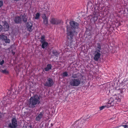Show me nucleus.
<instances>
[{
    "label": "nucleus",
    "mask_w": 128,
    "mask_h": 128,
    "mask_svg": "<svg viewBox=\"0 0 128 128\" xmlns=\"http://www.w3.org/2000/svg\"><path fill=\"white\" fill-rule=\"evenodd\" d=\"M22 20V18L21 17L19 16H18L16 17L14 19V21L16 23H20L21 22Z\"/></svg>",
    "instance_id": "ddd939ff"
},
{
    "label": "nucleus",
    "mask_w": 128,
    "mask_h": 128,
    "mask_svg": "<svg viewBox=\"0 0 128 128\" xmlns=\"http://www.w3.org/2000/svg\"><path fill=\"white\" fill-rule=\"evenodd\" d=\"M21 18H22L23 21L24 22H26L27 21V18H26V15L25 14H24L22 15H21L20 16Z\"/></svg>",
    "instance_id": "dca6fc26"
},
{
    "label": "nucleus",
    "mask_w": 128,
    "mask_h": 128,
    "mask_svg": "<svg viewBox=\"0 0 128 128\" xmlns=\"http://www.w3.org/2000/svg\"><path fill=\"white\" fill-rule=\"evenodd\" d=\"M2 26L0 24V31H1L2 29Z\"/></svg>",
    "instance_id": "7c9ffc66"
},
{
    "label": "nucleus",
    "mask_w": 128,
    "mask_h": 128,
    "mask_svg": "<svg viewBox=\"0 0 128 128\" xmlns=\"http://www.w3.org/2000/svg\"><path fill=\"white\" fill-rule=\"evenodd\" d=\"M0 39L4 41L6 43H9L10 42V40L8 38L7 36L3 34L0 35Z\"/></svg>",
    "instance_id": "6e6552de"
},
{
    "label": "nucleus",
    "mask_w": 128,
    "mask_h": 128,
    "mask_svg": "<svg viewBox=\"0 0 128 128\" xmlns=\"http://www.w3.org/2000/svg\"><path fill=\"white\" fill-rule=\"evenodd\" d=\"M43 116V114L40 112L39 114H38L36 117V120L38 121H39L42 118Z\"/></svg>",
    "instance_id": "f8f14e48"
},
{
    "label": "nucleus",
    "mask_w": 128,
    "mask_h": 128,
    "mask_svg": "<svg viewBox=\"0 0 128 128\" xmlns=\"http://www.w3.org/2000/svg\"><path fill=\"white\" fill-rule=\"evenodd\" d=\"M115 97V98H114V100L116 102V104L118 103L117 102H119L121 100V96L120 95H118V96H117L116 95H115L113 96L112 98Z\"/></svg>",
    "instance_id": "1a4fd4ad"
},
{
    "label": "nucleus",
    "mask_w": 128,
    "mask_h": 128,
    "mask_svg": "<svg viewBox=\"0 0 128 128\" xmlns=\"http://www.w3.org/2000/svg\"><path fill=\"white\" fill-rule=\"evenodd\" d=\"M62 76L64 77L67 76H68V72H63L62 74Z\"/></svg>",
    "instance_id": "393cba45"
},
{
    "label": "nucleus",
    "mask_w": 128,
    "mask_h": 128,
    "mask_svg": "<svg viewBox=\"0 0 128 128\" xmlns=\"http://www.w3.org/2000/svg\"><path fill=\"white\" fill-rule=\"evenodd\" d=\"M53 54L56 56H58L59 54L58 53L56 50H54L52 52Z\"/></svg>",
    "instance_id": "b1692460"
},
{
    "label": "nucleus",
    "mask_w": 128,
    "mask_h": 128,
    "mask_svg": "<svg viewBox=\"0 0 128 128\" xmlns=\"http://www.w3.org/2000/svg\"><path fill=\"white\" fill-rule=\"evenodd\" d=\"M52 66L50 64H48L46 67L45 68L44 70L45 71H47L51 69Z\"/></svg>",
    "instance_id": "6ab92c4d"
},
{
    "label": "nucleus",
    "mask_w": 128,
    "mask_h": 128,
    "mask_svg": "<svg viewBox=\"0 0 128 128\" xmlns=\"http://www.w3.org/2000/svg\"><path fill=\"white\" fill-rule=\"evenodd\" d=\"M12 52L13 55L15 53V52H14L13 50H12Z\"/></svg>",
    "instance_id": "2f4dec72"
},
{
    "label": "nucleus",
    "mask_w": 128,
    "mask_h": 128,
    "mask_svg": "<svg viewBox=\"0 0 128 128\" xmlns=\"http://www.w3.org/2000/svg\"><path fill=\"white\" fill-rule=\"evenodd\" d=\"M40 16V14L39 13H37L35 14V19L36 20L38 19Z\"/></svg>",
    "instance_id": "5701e85b"
},
{
    "label": "nucleus",
    "mask_w": 128,
    "mask_h": 128,
    "mask_svg": "<svg viewBox=\"0 0 128 128\" xmlns=\"http://www.w3.org/2000/svg\"><path fill=\"white\" fill-rule=\"evenodd\" d=\"M97 46H95L96 49L95 50H98L99 51H101V47L100 44L99 43H97Z\"/></svg>",
    "instance_id": "a211bd4d"
},
{
    "label": "nucleus",
    "mask_w": 128,
    "mask_h": 128,
    "mask_svg": "<svg viewBox=\"0 0 128 128\" xmlns=\"http://www.w3.org/2000/svg\"><path fill=\"white\" fill-rule=\"evenodd\" d=\"M81 83V79H71L69 81V84L72 86H77Z\"/></svg>",
    "instance_id": "7ed1b4c3"
},
{
    "label": "nucleus",
    "mask_w": 128,
    "mask_h": 128,
    "mask_svg": "<svg viewBox=\"0 0 128 128\" xmlns=\"http://www.w3.org/2000/svg\"><path fill=\"white\" fill-rule=\"evenodd\" d=\"M11 122L12 123L9 124V126L10 128H16L18 126L16 119L13 118L11 120Z\"/></svg>",
    "instance_id": "423d86ee"
},
{
    "label": "nucleus",
    "mask_w": 128,
    "mask_h": 128,
    "mask_svg": "<svg viewBox=\"0 0 128 128\" xmlns=\"http://www.w3.org/2000/svg\"><path fill=\"white\" fill-rule=\"evenodd\" d=\"M4 28L5 29V30L6 31L8 30L9 28V26L8 24L6 22H4Z\"/></svg>",
    "instance_id": "f3484780"
},
{
    "label": "nucleus",
    "mask_w": 128,
    "mask_h": 128,
    "mask_svg": "<svg viewBox=\"0 0 128 128\" xmlns=\"http://www.w3.org/2000/svg\"><path fill=\"white\" fill-rule=\"evenodd\" d=\"M107 108V106H103L100 107L99 109L100 110H101L104 109L106 108Z\"/></svg>",
    "instance_id": "a878e982"
},
{
    "label": "nucleus",
    "mask_w": 128,
    "mask_h": 128,
    "mask_svg": "<svg viewBox=\"0 0 128 128\" xmlns=\"http://www.w3.org/2000/svg\"><path fill=\"white\" fill-rule=\"evenodd\" d=\"M112 119V118H110V120H111Z\"/></svg>",
    "instance_id": "72a5a7b5"
},
{
    "label": "nucleus",
    "mask_w": 128,
    "mask_h": 128,
    "mask_svg": "<svg viewBox=\"0 0 128 128\" xmlns=\"http://www.w3.org/2000/svg\"><path fill=\"white\" fill-rule=\"evenodd\" d=\"M6 98H4V100L5 101V102L3 103V105L5 107L7 106H9L11 104V101L9 100L8 99L7 100H5Z\"/></svg>",
    "instance_id": "9d476101"
},
{
    "label": "nucleus",
    "mask_w": 128,
    "mask_h": 128,
    "mask_svg": "<svg viewBox=\"0 0 128 128\" xmlns=\"http://www.w3.org/2000/svg\"><path fill=\"white\" fill-rule=\"evenodd\" d=\"M50 22L52 24H57L58 23V20L54 18H52Z\"/></svg>",
    "instance_id": "2eb2a0df"
},
{
    "label": "nucleus",
    "mask_w": 128,
    "mask_h": 128,
    "mask_svg": "<svg viewBox=\"0 0 128 128\" xmlns=\"http://www.w3.org/2000/svg\"><path fill=\"white\" fill-rule=\"evenodd\" d=\"M3 5V2L2 0H0V8Z\"/></svg>",
    "instance_id": "c85d7f7f"
},
{
    "label": "nucleus",
    "mask_w": 128,
    "mask_h": 128,
    "mask_svg": "<svg viewBox=\"0 0 128 128\" xmlns=\"http://www.w3.org/2000/svg\"><path fill=\"white\" fill-rule=\"evenodd\" d=\"M26 28L28 30L29 32H32V24L31 23H27Z\"/></svg>",
    "instance_id": "9b49d317"
},
{
    "label": "nucleus",
    "mask_w": 128,
    "mask_h": 128,
    "mask_svg": "<svg viewBox=\"0 0 128 128\" xmlns=\"http://www.w3.org/2000/svg\"><path fill=\"white\" fill-rule=\"evenodd\" d=\"M115 97L110 98L109 100L107 103L104 104V106H106L107 108H108L110 107L114 106L116 104V102L114 100V98Z\"/></svg>",
    "instance_id": "20e7f679"
},
{
    "label": "nucleus",
    "mask_w": 128,
    "mask_h": 128,
    "mask_svg": "<svg viewBox=\"0 0 128 128\" xmlns=\"http://www.w3.org/2000/svg\"><path fill=\"white\" fill-rule=\"evenodd\" d=\"M44 36H42L41 37V42H45V39H44Z\"/></svg>",
    "instance_id": "bb28decb"
},
{
    "label": "nucleus",
    "mask_w": 128,
    "mask_h": 128,
    "mask_svg": "<svg viewBox=\"0 0 128 128\" xmlns=\"http://www.w3.org/2000/svg\"><path fill=\"white\" fill-rule=\"evenodd\" d=\"M4 60H2L1 62H0V64L2 65L4 63Z\"/></svg>",
    "instance_id": "c756f323"
},
{
    "label": "nucleus",
    "mask_w": 128,
    "mask_h": 128,
    "mask_svg": "<svg viewBox=\"0 0 128 128\" xmlns=\"http://www.w3.org/2000/svg\"><path fill=\"white\" fill-rule=\"evenodd\" d=\"M47 82L44 84V85L46 86L50 87L54 84L52 80L50 78H49L47 80Z\"/></svg>",
    "instance_id": "0eeeda50"
},
{
    "label": "nucleus",
    "mask_w": 128,
    "mask_h": 128,
    "mask_svg": "<svg viewBox=\"0 0 128 128\" xmlns=\"http://www.w3.org/2000/svg\"><path fill=\"white\" fill-rule=\"evenodd\" d=\"M122 127V128H128V125L127 124H126L120 126Z\"/></svg>",
    "instance_id": "cd10ccee"
},
{
    "label": "nucleus",
    "mask_w": 128,
    "mask_h": 128,
    "mask_svg": "<svg viewBox=\"0 0 128 128\" xmlns=\"http://www.w3.org/2000/svg\"><path fill=\"white\" fill-rule=\"evenodd\" d=\"M42 18L43 19V22L45 24H47L48 23V20L45 14L42 15Z\"/></svg>",
    "instance_id": "4468645a"
},
{
    "label": "nucleus",
    "mask_w": 128,
    "mask_h": 128,
    "mask_svg": "<svg viewBox=\"0 0 128 128\" xmlns=\"http://www.w3.org/2000/svg\"><path fill=\"white\" fill-rule=\"evenodd\" d=\"M40 97L38 95H34L30 98L28 104L30 107L34 108L40 103Z\"/></svg>",
    "instance_id": "f03ea898"
},
{
    "label": "nucleus",
    "mask_w": 128,
    "mask_h": 128,
    "mask_svg": "<svg viewBox=\"0 0 128 128\" xmlns=\"http://www.w3.org/2000/svg\"><path fill=\"white\" fill-rule=\"evenodd\" d=\"M70 24L73 28L67 26L66 27L67 33L68 36H69L72 39L73 36L77 34L80 29L79 27V24L77 22L72 21L70 22Z\"/></svg>",
    "instance_id": "f257e3e1"
},
{
    "label": "nucleus",
    "mask_w": 128,
    "mask_h": 128,
    "mask_svg": "<svg viewBox=\"0 0 128 128\" xmlns=\"http://www.w3.org/2000/svg\"><path fill=\"white\" fill-rule=\"evenodd\" d=\"M42 43V47L43 48H44L48 44V42H44Z\"/></svg>",
    "instance_id": "aec40b11"
},
{
    "label": "nucleus",
    "mask_w": 128,
    "mask_h": 128,
    "mask_svg": "<svg viewBox=\"0 0 128 128\" xmlns=\"http://www.w3.org/2000/svg\"><path fill=\"white\" fill-rule=\"evenodd\" d=\"M1 72H2V73L6 74H8V71L6 69H5L4 70H1Z\"/></svg>",
    "instance_id": "4be33fe9"
},
{
    "label": "nucleus",
    "mask_w": 128,
    "mask_h": 128,
    "mask_svg": "<svg viewBox=\"0 0 128 128\" xmlns=\"http://www.w3.org/2000/svg\"><path fill=\"white\" fill-rule=\"evenodd\" d=\"M79 73L75 74H72V77L73 79H76V78H78Z\"/></svg>",
    "instance_id": "412c9836"
},
{
    "label": "nucleus",
    "mask_w": 128,
    "mask_h": 128,
    "mask_svg": "<svg viewBox=\"0 0 128 128\" xmlns=\"http://www.w3.org/2000/svg\"><path fill=\"white\" fill-rule=\"evenodd\" d=\"M85 120H86L87 119L86 118H85L84 119Z\"/></svg>",
    "instance_id": "473e14b6"
},
{
    "label": "nucleus",
    "mask_w": 128,
    "mask_h": 128,
    "mask_svg": "<svg viewBox=\"0 0 128 128\" xmlns=\"http://www.w3.org/2000/svg\"><path fill=\"white\" fill-rule=\"evenodd\" d=\"M93 59L96 61H98L100 58L101 54V51L95 50L93 51Z\"/></svg>",
    "instance_id": "39448f33"
}]
</instances>
